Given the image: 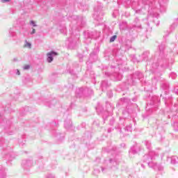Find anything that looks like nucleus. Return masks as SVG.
<instances>
[{
  "instance_id": "20e7f679",
  "label": "nucleus",
  "mask_w": 178,
  "mask_h": 178,
  "mask_svg": "<svg viewBox=\"0 0 178 178\" xmlns=\"http://www.w3.org/2000/svg\"><path fill=\"white\" fill-rule=\"evenodd\" d=\"M30 24H32V26H33V27H36L37 25L35 24V22L34 21H31L30 22Z\"/></svg>"
},
{
  "instance_id": "0eeeda50",
  "label": "nucleus",
  "mask_w": 178,
  "mask_h": 178,
  "mask_svg": "<svg viewBox=\"0 0 178 178\" xmlns=\"http://www.w3.org/2000/svg\"><path fill=\"white\" fill-rule=\"evenodd\" d=\"M35 33V29H33V31H32V32H31V34H34Z\"/></svg>"
},
{
  "instance_id": "f03ea898",
  "label": "nucleus",
  "mask_w": 178,
  "mask_h": 178,
  "mask_svg": "<svg viewBox=\"0 0 178 178\" xmlns=\"http://www.w3.org/2000/svg\"><path fill=\"white\" fill-rule=\"evenodd\" d=\"M116 38H118V36L116 35H114L110 38V42H113L115 40H116Z\"/></svg>"
},
{
  "instance_id": "423d86ee",
  "label": "nucleus",
  "mask_w": 178,
  "mask_h": 178,
  "mask_svg": "<svg viewBox=\"0 0 178 178\" xmlns=\"http://www.w3.org/2000/svg\"><path fill=\"white\" fill-rule=\"evenodd\" d=\"M10 0H1V2L3 3L5 2H9Z\"/></svg>"
},
{
  "instance_id": "6e6552de",
  "label": "nucleus",
  "mask_w": 178,
  "mask_h": 178,
  "mask_svg": "<svg viewBox=\"0 0 178 178\" xmlns=\"http://www.w3.org/2000/svg\"><path fill=\"white\" fill-rule=\"evenodd\" d=\"M18 76L20 75V72L17 71Z\"/></svg>"
},
{
  "instance_id": "f257e3e1",
  "label": "nucleus",
  "mask_w": 178,
  "mask_h": 178,
  "mask_svg": "<svg viewBox=\"0 0 178 178\" xmlns=\"http://www.w3.org/2000/svg\"><path fill=\"white\" fill-rule=\"evenodd\" d=\"M53 55L56 56V55H58V53H56L55 51H50L47 54V61L49 62V63H51V62H52V60H54V58L52 57Z\"/></svg>"
},
{
  "instance_id": "39448f33",
  "label": "nucleus",
  "mask_w": 178,
  "mask_h": 178,
  "mask_svg": "<svg viewBox=\"0 0 178 178\" xmlns=\"http://www.w3.org/2000/svg\"><path fill=\"white\" fill-rule=\"evenodd\" d=\"M24 70H27L30 69V65H25L24 67Z\"/></svg>"
},
{
  "instance_id": "7ed1b4c3",
  "label": "nucleus",
  "mask_w": 178,
  "mask_h": 178,
  "mask_svg": "<svg viewBox=\"0 0 178 178\" xmlns=\"http://www.w3.org/2000/svg\"><path fill=\"white\" fill-rule=\"evenodd\" d=\"M24 47V48H26L27 47L29 48H31V44L26 42Z\"/></svg>"
}]
</instances>
